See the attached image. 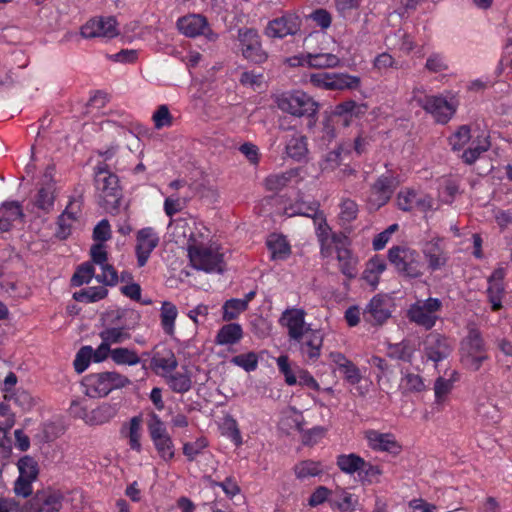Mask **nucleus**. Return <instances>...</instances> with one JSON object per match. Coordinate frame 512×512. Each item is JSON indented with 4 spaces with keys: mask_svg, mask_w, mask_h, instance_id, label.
I'll list each match as a JSON object with an SVG mask.
<instances>
[{
    "mask_svg": "<svg viewBox=\"0 0 512 512\" xmlns=\"http://www.w3.org/2000/svg\"><path fill=\"white\" fill-rule=\"evenodd\" d=\"M111 359L117 365L134 366L140 363V358L136 351L125 347L112 349Z\"/></svg>",
    "mask_w": 512,
    "mask_h": 512,
    "instance_id": "45",
    "label": "nucleus"
},
{
    "mask_svg": "<svg viewBox=\"0 0 512 512\" xmlns=\"http://www.w3.org/2000/svg\"><path fill=\"white\" fill-rule=\"evenodd\" d=\"M412 100L440 124H446L456 112V107L442 95H428L422 87L415 88Z\"/></svg>",
    "mask_w": 512,
    "mask_h": 512,
    "instance_id": "5",
    "label": "nucleus"
},
{
    "mask_svg": "<svg viewBox=\"0 0 512 512\" xmlns=\"http://www.w3.org/2000/svg\"><path fill=\"white\" fill-rule=\"evenodd\" d=\"M366 438L369 446L373 450L397 453L400 449L394 436L389 433H380L375 430H370L366 433Z\"/></svg>",
    "mask_w": 512,
    "mask_h": 512,
    "instance_id": "28",
    "label": "nucleus"
},
{
    "mask_svg": "<svg viewBox=\"0 0 512 512\" xmlns=\"http://www.w3.org/2000/svg\"><path fill=\"white\" fill-rule=\"evenodd\" d=\"M337 260L339 262L340 271L348 278H354L357 275L355 260L350 250L347 248H337Z\"/></svg>",
    "mask_w": 512,
    "mask_h": 512,
    "instance_id": "44",
    "label": "nucleus"
},
{
    "mask_svg": "<svg viewBox=\"0 0 512 512\" xmlns=\"http://www.w3.org/2000/svg\"><path fill=\"white\" fill-rule=\"evenodd\" d=\"M368 105L366 103H358L354 100L341 102L335 107V114L338 116H350L359 118L366 114Z\"/></svg>",
    "mask_w": 512,
    "mask_h": 512,
    "instance_id": "41",
    "label": "nucleus"
},
{
    "mask_svg": "<svg viewBox=\"0 0 512 512\" xmlns=\"http://www.w3.org/2000/svg\"><path fill=\"white\" fill-rule=\"evenodd\" d=\"M230 362L241 367L246 372L255 371L258 367V356L255 352H248L233 356Z\"/></svg>",
    "mask_w": 512,
    "mask_h": 512,
    "instance_id": "52",
    "label": "nucleus"
},
{
    "mask_svg": "<svg viewBox=\"0 0 512 512\" xmlns=\"http://www.w3.org/2000/svg\"><path fill=\"white\" fill-rule=\"evenodd\" d=\"M359 477L363 483L373 484L380 481L382 470L377 465H372L364 460V464L359 471Z\"/></svg>",
    "mask_w": 512,
    "mask_h": 512,
    "instance_id": "55",
    "label": "nucleus"
},
{
    "mask_svg": "<svg viewBox=\"0 0 512 512\" xmlns=\"http://www.w3.org/2000/svg\"><path fill=\"white\" fill-rule=\"evenodd\" d=\"M63 495L60 491L46 488L38 490L20 512H58L63 505Z\"/></svg>",
    "mask_w": 512,
    "mask_h": 512,
    "instance_id": "12",
    "label": "nucleus"
},
{
    "mask_svg": "<svg viewBox=\"0 0 512 512\" xmlns=\"http://www.w3.org/2000/svg\"><path fill=\"white\" fill-rule=\"evenodd\" d=\"M17 468L19 470V476L28 478L29 480H36L38 477V463L29 455H25L18 460Z\"/></svg>",
    "mask_w": 512,
    "mask_h": 512,
    "instance_id": "48",
    "label": "nucleus"
},
{
    "mask_svg": "<svg viewBox=\"0 0 512 512\" xmlns=\"http://www.w3.org/2000/svg\"><path fill=\"white\" fill-rule=\"evenodd\" d=\"M158 244L159 237L153 228L146 227L137 232L135 252L139 267L146 265L152 251Z\"/></svg>",
    "mask_w": 512,
    "mask_h": 512,
    "instance_id": "19",
    "label": "nucleus"
},
{
    "mask_svg": "<svg viewBox=\"0 0 512 512\" xmlns=\"http://www.w3.org/2000/svg\"><path fill=\"white\" fill-rule=\"evenodd\" d=\"M279 371L284 375L285 382L292 386L297 384V370L294 371L289 363L287 355H281L276 360Z\"/></svg>",
    "mask_w": 512,
    "mask_h": 512,
    "instance_id": "59",
    "label": "nucleus"
},
{
    "mask_svg": "<svg viewBox=\"0 0 512 512\" xmlns=\"http://www.w3.org/2000/svg\"><path fill=\"white\" fill-rule=\"evenodd\" d=\"M487 359L488 355L481 332L476 328L470 329L460 344L461 363L466 369L475 372Z\"/></svg>",
    "mask_w": 512,
    "mask_h": 512,
    "instance_id": "4",
    "label": "nucleus"
},
{
    "mask_svg": "<svg viewBox=\"0 0 512 512\" xmlns=\"http://www.w3.org/2000/svg\"><path fill=\"white\" fill-rule=\"evenodd\" d=\"M94 267L91 263L85 262L81 264L71 278L72 286L79 287L88 284L94 277Z\"/></svg>",
    "mask_w": 512,
    "mask_h": 512,
    "instance_id": "51",
    "label": "nucleus"
},
{
    "mask_svg": "<svg viewBox=\"0 0 512 512\" xmlns=\"http://www.w3.org/2000/svg\"><path fill=\"white\" fill-rule=\"evenodd\" d=\"M118 413L116 404H110L107 402L102 403L98 407L90 410L88 425H103L112 420Z\"/></svg>",
    "mask_w": 512,
    "mask_h": 512,
    "instance_id": "32",
    "label": "nucleus"
},
{
    "mask_svg": "<svg viewBox=\"0 0 512 512\" xmlns=\"http://www.w3.org/2000/svg\"><path fill=\"white\" fill-rule=\"evenodd\" d=\"M148 432L159 457L165 462L171 461L175 456L174 443L164 422L156 413L150 415Z\"/></svg>",
    "mask_w": 512,
    "mask_h": 512,
    "instance_id": "10",
    "label": "nucleus"
},
{
    "mask_svg": "<svg viewBox=\"0 0 512 512\" xmlns=\"http://www.w3.org/2000/svg\"><path fill=\"white\" fill-rule=\"evenodd\" d=\"M267 247L273 260H285L291 254V247L283 235L271 234L267 239Z\"/></svg>",
    "mask_w": 512,
    "mask_h": 512,
    "instance_id": "33",
    "label": "nucleus"
},
{
    "mask_svg": "<svg viewBox=\"0 0 512 512\" xmlns=\"http://www.w3.org/2000/svg\"><path fill=\"white\" fill-rule=\"evenodd\" d=\"M151 366L154 369H161L167 373H171L177 368L178 361L173 351L165 348L163 351L156 352L153 355Z\"/></svg>",
    "mask_w": 512,
    "mask_h": 512,
    "instance_id": "38",
    "label": "nucleus"
},
{
    "mask_svg": "<svg viewBox=\"0 0 512 512\" xmlns=\"http://www.w3.org/2000/svg\"><path fill=\"white\" fill-rule=\"evenodd\" d=\"M309 82L316 88L333 91L331 73L329 72L312 73L309 76Z\"/></svg>",
    "mask_w": 512,
    "mask_h": 512,
    "instance_id": "64",
    "label": "nucleus"
},
{
    "mask_svg": "<svg viewBox=\"0 0 512 512\" xmlns=\"http://www.w3.org/2000/svg\"><path fill=\"white\" fill-rule=\"evenodd\" d=\"M243 338L242 326L238 323L223 325L217 332L215 342L218 345H234Z\"/></svg>",
    "mask_w": 512,
    "mask_h": 512,
    "instance_id": "31",
    "label": "nucleus"
},
{
    "mask_svg": "<svg viewBox=\"0 0 512 512\" xmlns=\"http://www.w3.org/2000/svg\"><path fill=\"white\" fill-rule=\"evenodd\" d=\"M188 256L193 268L207 273L225 271L224 255L216 244L195 243L188 246Z\"/></svg>",
    "mask_w": 512,
    "mask_h": 512,
    "instance_id": "2",
    "label": "nucleus"
},
{
    "mask_svg": "<svg viewBox=\"0 0 512 512\" xmlns=\"http://www.w3.org/2000/svg\"><path fill=\"white\" fill-rule=\"evenodd\" d=\"M142 423L141 415L133 416L128 422H125L120 429L122 437L127 439L129 448L137 453L142 452Z\"/></svg>",
    "mask_w": 512,
    "mask_h": 512,
    "instance_id": "24",
    "label": "nucleus"
},
{
    "mask_svg": "<svg viewBox=\"0 0 512 512\" xmlns=\"http://www.w3.org/2000/svg\"><path fill=\"white\" fill-rule=\"evenodd\" d=\"M178 316V309L170 301L162 302L160 309L161 327L165 334L172 336L175 332V321Z\"/></svg>",
    "mask_w": 512,
    "mask_h": 512,
    "instance_id": "37",
    "label": "nucleus"
},
{
    "mask_svg": "<svg viewBox=\"0 0 512 512\" xmlns=\"http://www.w3.org/2000/svg\"><path fill=\"white\" fill-rule=\"evenodd\" d=\"M386 269L385 261L379 256L371 258L364 271V278L371 284L378 282V276Z\"/></svg>",
    "mask_w": 512,
    "mask_h": 512,
    "instance_id": "50",
    "label": "nucleus"
},
{
    "mask_svg": "<svg viewBox=\"0 0 512 512\" xmlns=\"http://www.w3.org/2000/svg\"><path fill=\"white\" fill-rule=\"evenodd\" d=\"M99 336L101 340L109 346L123 343L125 340L130 338V334L124 327L106 328L100 332Z\"/></svg>",
    "mask_w": 512,
    "mask_h": 512,
    "instance_id": "49",
    "label": "nucleus"
},
{
    "mask_svg": "<svg viewBox=\"0 0 512 512\" xmlns=\"http://www.w3.org/2000/svg\"><path fill=\"white\" fill-rule=\"evenodd\" d=\"M489 148L490 142L488 137L483 135L477 136L470 141L469 147L462 154V159L466 164L471 165Z\"/></svg>",
    "mask_w": 512,
    "mask_h": 512,
    "instance_id": "36",
    "label": "nucleus"
},
{
    "mask_svg": "<svg viewBox=\"0 0 512 512\" xmlns=\"http://www.w3.org/2000/svg\"><path fill=\"white\" fill-rule=\"evenodd\" d=\"M100 268L102 272L95 276L97 281L107 286H115L119 280L116 269L108 263L100 266Z\"/></svg>",
    "mask_w": 512,
    "mask_h": 512,
    "instance_id": "60",
    "label": "nucleus"
},
{
    "mask_svg": "<svg viewBox=\"0 0 512 512\" xmlns=\"http://www.w3.org/2000/svg\"><path fill=\"white\" fill-rule=\"evenodd\" d=\"M394 179L391 176L381 175L372 184L368 196V205L372 210H378L386 205L394 192Z\"/></svg>",
    "mask_w": 512,
    "mask_h": 512,
    "instance_id": "15",
    "label": "nucleus"
},
{
    "mask_svg": "<svg viewBox=\"0 0 512 512\" xmlns=\"http://www.w3.org/2000/svg\"><path fill=\"white\" fill-rule=\"evenodd\" d=\"M293 471L298 480L304 481L321 475L324 472V465L321 461L307 459L295 464Z\"/></svg>",
    "mask_w": 512,
    "mask_h": 512,
    "instance_id": "34",
    "label": "nucleus"
},
{
    "mask_svg": "<svg viewBox=\"0 0 512 512\" xmlns=\"http://www.w3.org/2000/svg\"><path fill=\"white\" fill-rule=\"evenodd\" d=\"M94 181L99 204L110 213L117 211L122 199L118 176L109 170L107 164L100 163L95 167Z\"/></svg>",
    "mask_w": 512,
    "mask_h": 512,
    "instance_id": "1",
    "label": "nucleus"
},
{
    "mask_svg": "<svg viewBox=\"0 0 512 512\" xmlns=\"http://www.w3.org/2000/svg\"><path fill=\"white\" fill-rule=\"evenodd\" d=\"M505 274V269L500 267L495 269L487 279L488 287L486 293L493 311H498L502 308V300L505 296L503 283Z\"/></svg>",
    "mask_w": 512,
    "mask_h": 512,
    "instance_id": "22",
    "label": "nucleus"
},
{
    "mask_svg": "<svg viewBox=\"0 0 512 512\" xmlns=\"http://www.w3.org/2000/svg\"><path fill=\"white\" fill-rule=\"evenodd\" d=\"M245 301H241V299L232 298L227 301L222 306V319L224 321H232L238 318V316L246 311Z\"/></svg>",
    "mask_w": 512,
    "mask_h": 512,
    "instance_id": "47",
    "label": "nucleus"
},
{
    "mask_svg": "<svg viewBox=\"0 0 512 512\" xmlns=\"http://www.w3.org/2000/svg\"><path fill=\"white\" fill-rule=\"evenodd\" d=\"M84 38H113L118 35L117 22L114 17H100L89 20L81 27Z\"/></svg>",
    "mask_w": 512,
    "mask_h": 512,
    "instance_id": "18",
    "label": "nucleus"
},
{
    "mask_svg": "<svg viewBox=\"0 0 512 512\" xmlns=\"http://www.w3.org/2000/svg\"><path fill=\"white\" fill-rule=\"evenodd\" d=\"M442 243V238L435 237L423 245L422 252L431 271L442 269L449 260L448 253L445 251Z\"/></svg>",
    "mask_w": 512,
    "mask_h": 512,
    "instance_id": "20",
    "label": "nucleus"
},
{
    "mask_svg": "<svg viewBox=\"0 0 512 512\" xmlns=\"http://www.w3.org/2000/svg\"><path fill=\"white\" fill-rule=\"evenodd\" d=\"M237 40L241 55L254 64H263L268 60V52L263 48L257 29L242 27L238 29Z\"/></svg>",
    "mask_w": 512,
    "mask_h": 512,
    "instance_id": "9",
    "label": "nucleus"
},
{
    "mask_svg": "<svg viewBox=\"0 0 512 512\" xmlns=\"http://www.w3.org/2000/svg\"><path fill=\"white\" fill-rule=\"evenodd\" d=\"M83 384L88 396L105 397L111 391L129 385L130 380L116 371H106L87 375Z\"/></svg>",
    "mask_w": 512,
    "mask_h": 512,
    "instance_id": "6",
    "label": "nucleus"
},
{
    "mask_svg": "<svg viewBox=\"0 0 512 512\" xmlns=\"http://www.w3.org/2000/svg\"><path fill=\"white\" fill-rule=\"evenodd\" d=\"M108 290L103 286H94L81 289L73 294V299L82 303H94L104 299Z\"/></svg>",
    "mask_w": 512,
    "mask_h": 512,
    "instance_id": "40",
    "label": "nucleus"
},
{
    "mask_svg": "<svg viewBox=\"0 0 512 512\" xmlns=\"http://www.w3.org/2000/svg\"><path fill=\"white\" fill-rule=\"evenodd\" d=\"M358 503L357 497L344 489H337L332 492L329 499V505L333 510L341 512H352Z\"/></svg>",
    "mask_w": 512,
    "mask_h": 512,
    "instance_id": "30",
    "label": "nucleus"
},
{
    "mask_svg": "<svg viewBox=\"0 0 512 512\" xmlns=\"http://www.w3.org/2000/svg\"><path fill=\"white\" fill-rule=\"evenodd\" d=\"M152 119L156 129H162L172 125V116L166 105H160L153 113Z\"/></svg>",
    "mask_w": 512,
    "mask_h": 512,
    "instance_id": "61",
    "label": "nucleus"
},
{
    "mask_svg": "<svg viewBox=\"0 0 512 512\" xmlns=\"http://www.w3.org/2000/svg\"><path fill=\"white\" fill-rule=\"evenodd\" d=\"M299 64L315 69L335 68L340 65V58L332 53H307L301 55Z\"/></svg>",
    "mask_w": 512,
    "mask_h": 512,
    "instance_id": "26",
    "label": "nucleus"
},
{
    "mask_svg": "<svg viewBox=\"0 0 512 512\" xmlns=\"http://www.w3.org/2000/svg\"><path fill=\"white\" fill-rule=\"evenodd\" d=\"M331 86L333 91L354 90L360 86L361 80L358 76L346 73H331Z\"/></svg>",
    "mask_w": 512,
    "mask_h": 512,
    "instance_id": "42",
    "label": "nucleus"
},
{
    "mask_svg": "<svg viewBox=\"0 0 512 512\" xmlns=\"http://www.w3.org/2000/svg\"><path fill=\"white\" fill-rule=\"evenodd\" d=\"M0 209L3 210V217L9 219L11 223L24 219L23 209L18 201H4Z\"/></svg>",
    "mask_w": 512,
    "mask_h": 512,
    "instance_id": "57",
    "label": "nucleus"
},
{
    "mask_svg": "<svg viewBox=\"0 0 512 512\" xmlns=\"http://www.w3.org/2000/svg\"><path fill=\"white\" fill-rule=\"evenodd\" d=\"M166 379H167V384L169 385L171 390L176 393L183 394V393L188 392L191 389L192 381L188 374L179 373V372L170 373V375H168L166 377Z\"/></svg>",
    "mask_w": 512,
    "mask_h": 512,
    "instance_id": "46",
    "label": "nucleus"
},
{
    "mask_svg": "<svg viewBox=\"0 0 512 512\" xmlns=\"http://www.w3.org/2000/svg\"><path fill=\"white\" fill-rule=\"evenodd\" d=\"M341 162V148L334 149L326 153L320 162V169L324 171H333Z\"/></svg>",
    "mask_w": 512,
    "mask_h": 512,
    "instance_id": "62",
    "label": "nucleus"
},
{
    "mask_svg": "<svg viewBox=\"0 0 512 512\" xmlns=\"http://www.w3.org/2000/svg\"><path fill=\"white\" fill-rule=\"evenodd\" d=\"M83 205V195L79 193L75 196H71L68 205L65 210L59 215L57 224L59 231L57 235L65 239L70 234L71 223L77 220Z\"/></svg>",
    "mask_w": 512,
    "mask_h": 512,
    "instance_id": "21",
    "label": "nucleus"
},
{
    "mask_svg": "<svg viewBox=\"0 0 512 512\" xmlns=\"http://www.w3.org/2000/svg\"><path fill=\"white\" fill-rule=\"evenodd\" d=\"M460 375L457 371L453 370L449 378L438 377L434 384L435 401L440 404L444 401L445 397L453 389V385L458 381Z\"/></svg>",
    "mask_w": 512,
    "mask_h": 512,
    "instance_id": "39",
    "label": "nucleus"
},
{
    "mask_svg": "<svg viewBox=\"0 0 512 512\" xmlns=\"http://www.w3.org/2000/svg\"><path fill=\"white\" fill-rule=\"evenodd\" d=\"M442 307L443 304L439 298L429 297L425 300H417L407 309L406 317L409 322L425 330H431L439 319L438 313Z\"/></svg>",
    "mask_w": 512,
    "mask_h": 512,
    "instance_id": "8",
    "label": "nucleus"
},
{
    "mask_svg": "<svg viewBox=\"0 0 512 512\" xmlns=\"http://www.w3.org/2000/svg\"><path fill=\"white\" fill-rule=\"evenodd\" d=\"M330 360L350 385L358 384L362 375L359 368L341 352H331Z\"/></svg>",
    "mask_w": 512,
    "mask_h": 512,
    "instance_id": "25",
    "label": "nucleus"
},
{
    "mask_svg": "<svg viewBox=\"0 0 512 512\" xmlns=\"http://www.w3.org/2000/svg\"><path fill=\"white\" fill-rule=\"evenodd\" d=\"M298 174V169H290L285 172L271 174L264 180L265 188L268 191L277 193L285 188L293 178L298 176Z\"/></svg>",
    "mask_w": 512,
    "mask_h": 512,
    "instance_id": "35",
    "label": "nucleus"
},
{
    "mask_svg": "<svg viewBox=\"0 0 512 512\" xmlns=\"http://www.w3.org/2000/svg\"><path fill=\"white\" fill-rule=\"evenodd\" d=\"M388 259L403 277L419 278L423 275L420 255L413 249L405 246H393L388 251Z\"/></svg>",
    "mask_w": 512,
    "mask_h": 512,
    "instance_id": "7",
    "label": "nucleus"
},
{
    "mask_svg": "<svg viewBox=\"0 0 512 512\" xmlns=\"http://www.w3.org/2000/svg\"><path fill=\"white\" fill-rule=\"evenodd\" d=\"M93 348L91 346H83L76 353L73 365L77 373H83L89 366L90 361L93 360Z\"/></svg>",
    "mask_w": 512,
    "mask_h": 512,
    "instance_id": "56",
    "label": "nucleus"
},
{
    "mask_svg": "<svg viewBox=\"0 0 512 512\" xmlns=\"http://www.w3.org/2000/svg\"><path fill=\"white\" fill-rule=\"evenodd\" d=\"M207 26V19L199 14L184 16L177 21V28L187 37H196L204 34V30Z\"/></svg>",
    "mask_w": 512,
    "mask_h": 512,
    "instance_id": "27",
    "label": "nucleus"
},
{
    "mask_svg": "<svg viewBox=\"0 0 512 512\" xmlns=\"http://www.w3.org/2000/svg\"><path fill=\"white\" fill-rule=\"evenodd\" d=\"M358 205L354 200L344 199L340 204V218L342 221L351 222L357 218Z\"/></svg>",
    "mask_w": 512,
    "mask_h": 512,
    "instance_id": "63",
    "label": "nucleus"
},
{
    "mask_svg": "<svg viewBox=\"0 0 512 512\" xmlns=\"http://www.w3.org/2000/svg\"><path fill=\"white\" fill-rule=\"evenodd\" d=\"M336 464L342 472L352 475L356 472L359 473L364 459L354 453L341 454L337 457Z\"/></svg>",
    "mask_w": 512,
    "mask_h": 512,
    "instance_id": "43",
    "label": "nucleus"
},
{
    "mask_svg": "<svg viewBox=\"0 0 512 512\" xmlns=\"http://www.w3.org/2000/svg\"><path fill=\"white\" fill-rule=\"evenodd\" d=\"M305 315L306 312L300 308H289L283 312L280 322L287 328L291 342L303 338L307 328H311L305 323Z\"/></svg>",
    "mask_w": 512,
    "mask_h": 512,
    "instance_id": "17",
    "label": "nucleus"
},
{
    "mask_svg": "<svg viewBox=\"0 0 512 512\" xmlns=\"http://www.w3.org/2000/svg\"><path fill=\"white\" fill-rule=\"evenodd\" d=\"M471 140L472 137L469 126L462 125L452 136H450L449 143L454 151H459Z\"/></svg>",
    "mask_w": 512,
    "mask_h": 512,
    "instance_id": "53",
    "label": "nucleus"
},
{
    "mask_svg": "<svg viewBox=\"0 0 512 512\" xmlns=\"http://www.w3.org/2000/svg\"><path fill=\"white\" fill-rule=\"evenodd\" d=\"M277 107L295 117L313 118L319 108L318 103L307 93L296 90L285 92L276 98Z\"/></svg>",
    "mask_w": 512,
    "mask_h": 512,
    "instance_id": "3",
    "label": "nucleus"
},
{
    "mask_svg": "<svg viewBox=\"0 0 512 512\" xmlns=\"http://www.w3.org/2000/svg\"><path fill=\"white\" fill-rule=\"evenodd\" d=\"M417 192L413 189H402L397 194V206L400 210L410 212L415 209V203Z\"/></svg>",
    "mask_w": 512,
    "mask_h": 512,
    "instance_id": "58",
    "label": "nucleus"
},
{
    "mask_svg": "<svg viewBox=\"0 0 512 512\" xmlns=\"http://www.w3.org/2000/svg\"><path fill=\"white\" fill-rule=\"evenodd\" d=\"M302 21L293 11H285L281 16L269 20L264 28V35L270 39H284L295 36L301 30Z\"/></svg>",
    "mask_w": 512,
    "mask_h": 512,
    "instance_id": "11",
    "label": "nucleus"
},
{
    "mask_svg": "<svg viewBox=\"0 0 512 512\" xmlns=\"http://www.w3.org/2000/svg\"><path fill=\"white\" fill-rule=\"evenodd\" d=\"M393 307V299L390 296L377 294L363 309V319L373 326H381L392 316Z\"/></svg>",
    "mask_w": 512,
    "mask_h": 512,
    "instance_id": "13",
    "label": "nucleus"
},
{
    "mask_svg": "<svg viewBox=\"0 0 512 512\" xmlns=\"http://www.w3.org/2000/svg\"><path fill=\"white\" fill-rule=\"evenodd\" d=\"M324 334L320 329L307 328L303 338L293 340L299 344V350L302 357L311 362H315L321 355Z\"/></svg>",
    "mask_w": 512,
    "mask_h": 512,
    "instance_id": "16",
    "label": "nucleus"
},
{
    "mask_svg": "<svg viewBox=\"0 0 512 512\" xmlns=\"http://www.w3.org/2000/svg\"><path fill=\"white\" fill-rule=\"evenodd\" d=\"M451 352L449 339L438 332L429 333L423 342L424 356L435 364L448 358Z\"/></svg>",
    "mask_w": 512,
    "mask_h": 512,
    "instance_id": "14",
    "label": "nucleus"
},
{
    "mask_svg": "<svg viewBox=\"0 0 512 512\" xmlns=\"http://www.w3.org/2000/svg\"><path fill=\"white\" fill-rule=\"evenodd\" d=\"M208 446V441L205 437H200L192 442H186L183 445V454L188 461H194Z\"/></svg>",
    "mask_w": 512,
    "mask_h": 512,
    "instance_id": "54",
    "label": "nucleus"
},
{
    "mask_svg": "<svg viewBox=\"0 0 512 512\" xmlns=\"http://www.w3.org/2000/svg\"><path fill=\"white\" fill-rule=\"evenodd\" d=\"M52 168L48 167L44 174L47 178V182L44 186L38 189L36 195L33 198V205L44 214H49L54 207L55 203V187L52 180Z\"/></svg>",
    "mask_w": 512,
    "mask_h": 512,
    "instance_id": "23",
    "label": "nucleus"
},
{
    "mask_svg": "<svg viewBox=\"0 0 512 512\" xmlns=\"http://www.w3.org/2000/svg\"><path fill=\"white\" fill-rule=\"evenodd\" d=\"M285 152L288 157L297 162L306 161L309 149L308 139L302 134H294L286 143Z\"/></svg>",
    "mask_w": 512,
    "mask_h": 512,
    "instance_id": "29",
    "label": "nucleus"
}]
</instances>
